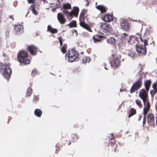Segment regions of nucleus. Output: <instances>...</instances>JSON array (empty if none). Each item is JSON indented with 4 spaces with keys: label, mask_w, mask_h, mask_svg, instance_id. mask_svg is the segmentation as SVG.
Listing matches in <instances>:
<instances>
[{
    "label": "nucleus",
    "mask_w": 157,
    "mask_h": 157,
    "mask_svg": "<svg viewBox=\"0 0 157 157\" xmlns=\"http://www.w3.org/2000/svg\"><path fill=\"white\" fill-rule=\"evenodd\" d=\"M48 30L53 33H56L57 31L56 29L53 28L50 25L48 26Z\"/></svg>",
    "instance_id": "obj_20"
},
{
    "label": "nucleus",
    "mask_w": 157,
    "mask_h": 157,
    "mask_svg": "<svg viewBox=\"0 0 157 157\" xmlns=\"http://www.w3.org/2000/svg\"><path fill=\"white\" fill-rule=\"evenodd\" d=\"M58 40L59 41V43L61 46H62L63 44V40L62 38L60 37H59Z\"/></svg>",
    "instance_id": "obj_33"
},
{
    "label": "nucleus",
    "mask_w": 157,
    "mask_h": 157,
    "mask_svg": "<svg viewBox=\"0 0 157 157\" xmlns=\"http://www.w3.org/2000/svg\"><path fill=\"white\" fill-rule=\"evenodd\" d=\"M113 18L112 15L109 14H106L103 18L105 21L109 22L112 20Z\"/></svg>",
    "instance_id": "obj_18"
},
{
    "label": "nucleus",
    "mask_w": 157,
    "mask_h": 157,
    "mask_svg": "<svg viewBox=\"0 0 157 157\" xmlns=\"http://www.w3.org/2000/svg\"><path fill=\"white\" fill-rule=\"evenodd\" d=\"M111 139H112L113 138H114V136H113V135H112V134H111Z\"/></svg>",
    "instance_id": "obj_38"
},
{
    "label": "nucleus",
    "mask_w": 157,
    "mask_h": 157,
    "mask_svg": "<svg viewBox=\"0 0 157 157\" xmlns=\"http://www.w3.org/2000/svg\"><path fill=\"white\" fill-rule=\"evenodd\" d=\"M74 32H75L76 33H77V31H76V30H75V31H74Z\"/></svg>",
    "instance_id": "obj_43"
},
{
    "label": "nucleus",
    "mask_w": 157,
    "mask_h": 157,
    "mask_svg": "<svg viewBox=\"0 0 157 157\" xmlns=\"http://www.w3.org/2000/svg\"><path fill=\"white\" fill-rule=\"evenodd\" d=\"M66 46H63L61 49V51L62 53H65L66 52Z\"/></svg>",
    "instance_id": "obj_32"
},
{
    "label": "nucleus",
    "mask_w": 157,
    "mask_h": 157,
    "mask_svg": "<svg viewBox=\"0 0 157 157\" xmlns=\"http://www.w3.org/2000/svg\"><path fill=\"white\" fill-rule=\"evenodd\" d=\"M57 17L59 21L61 24H63L65 22L66 20L61 14L59 13L57 15Z\"/></svg>",
    "instance_id": "obj_17"
},
{
    "label": "nucleus",
    "mask_w": 157,
    "mask_h": 157,
    "mask_svg": "<svg viewBox=\"0 0 157 157\" xmlns=\"http://www.w3.org/2000/svg\"><path fill=\"white\" fill-rule=\"evenodd\" d=\"M136 52L139 54L145 55L146 52V50L145 46L143 45H136Z\"/></svg>",
    "instance_id": "obj_7"
},
{
    "label": "nucleus",
    "mask_w": 157,
    "mask_h": 157,
    "mask_svg": "<svg viewBox=\"0 0 157 157\" xmlns=\"http://www.w3.org/2000/svg\"><path fill=\"white\" fill-rule=\"evenodd\" d=\"M28 1L29 3H33L34 0H28Z\"/></svg>",
    "instance_id": "obj_37"
},
{
    "label": "nucleus",
    "mask_w": 157,
    "mask_h": 157,
    "mask_svg": "<svg viewBox=\"0 0 157 157\" xmlns=\"http://www.w3.org/2000/svg\"><path fill=\"white\" fill-rule=\"evenodd\" d=\"M9 30H7L5 32V33L6 35H7L9 34Z\"/></svg>",
    "instance_id": "obj_36"
},
{
    "label": "nucleus",
    "mask_w": 157,
    "mask_h": 157,
    "mask_svg": "<svg viewBox=\"0 0 157 157\" xmlns=\"http://www.w3.org/2000/svg\"><path fill=\"white\" fill-rule=\"evenodd\" d=\"M69 25L71 27H75L76 25V22L75 21H73L69 24Z\"/></svg>",
    "instance_id": "obj_28"
},
{
    "label": "nucleus",
    "mask_w": 157,
    "mask_h": 157,
    "mask_svg": "<svg viewBox=\"0 0 157 157\" xmlns=\"http://www.w3.org/2000/svg\"><path fill=\"white\" fill-rule=\"evenodd\" d=\"M151 82L150 80L146 81L145 83V85L146 90H148L150 86Z\"/></svg>",
    "instance_id": "obj_23"
},
{
    "label": "nucleus",
    "mask_w": 157,
    "mask_h": 157,
    "mask_svg": "<svg viewBox=\"0 0 157 157\" xmlns=\"http://www.w3.org/2000/svg\"><path fill=\"white\" fill-rule=\"evenodd\" d=\"M36 73V70H33L32 71V74L33 75H35Z\"/></svg>",
    "instance_id": "obj_34"
},
{
    "label": "nucleus",
    "mask_w": 157,
    "mask_h": 157,
    "mask_svg": "<svg viewBox=\"0 0 157 157\" xmlns=\"http://www.w3.org/2000/svg\"><path fill=\"white\" fill-rule=\"evenodd\" d=\"M121 28L124 30L127 31L129 29V25L128 23L125 20H122L121 24Z\"/></svg>",
    "instance_id": "obj_9"
},
{
    "label": "nucleus",
    "mask_w": 157,
    "mask_h": 157,
    "mask_svg": "<svg viewBox=\"0 0 157 157\" xmlns=\"http://www.w3.org/2000/svg\"><path fill=\"white\" fill-rule=\"evenodd\" d=\"M10 18H12V17L11 16H10Z\"/></svg>",
    "instance_id": "obj_45"
},
{
    "label": "nucleus",
    "mask_w": 157,
    "mask_h": 157,
    "mask_svg": "<svg viewBox=\"0 0 157 157\" xmlns=\"http://www.w3.org/2000/svg\"><path fill=\"white\" fill-rule=\"evenodd\" d=\"M114 58V59L113 60L111 64L113 67H117L119 66L120 64L119 59H118L117 56L116 55L113 56Z\"/></svg>",
    "instance_id": "obj_12"
},
{
    "label": "nucleus",
    "mask_w": 157,
    "mask_h": 157,
    "mask_svg": "<svg viewBox=\"0 0 157 157\" xmlns=\"http://www.w3.org/2000/svg\"><path fill=\"white\" fill-rule=\"evenodd\" d=\"M32 89L31 88H29L27 89V96H30L32 93Z\"/></svg>",
    "instance_id": "obj_30"
},
{
    "label": "nucleus",
    "mask_w": 157,
    "mask_h": 157,
    "mask_svg": "<svg viewBox=\"0 0 157 157\" xmlns=\"http://www.w3.org/2000/svg\"><path fill=\"white\" fill-rule=\"evenodd\" d=\"M28 50L32 55H34L36 52V48L33 45H31L28 47Z\"/></svg>",
    "instance_id": "obj_16"
},
{
    "label": "nucleus",
    "mask_w": 157,
    "mask_h": 157,
    "mask_svg": "<svg viewBox=\"0 0 157 157\" xmlns=\"http://www.w3.org/2000/svg\"><path fill=\"white\" fill-rule=\"evenodd\" d=\"M90 61V59L89 57L86 56L82 59V62L83 63H89Z\"/></svg>",
    "instance_id": "obj_25"
},
{
    "label": "nucleus",
    "mask_w": 157,
    "mask_h": 157,
    "mask_svg": "<svg viewBox=\"0 0 157 157\" xmlns=\"http://www.w3.org/2000/svg\"><path fill=\"white\" fill-rule=\"evenodd\" d=\"M141 83L140 82L138 81L135 83L131 88L130 90V92L132 93L136 90L138 89L141 87Z\"/></svg>",
    "instance_id": "obj_10"
},
{
    "label": "nucleus",
    "mask_w": 157,
    "mask_h": 157,
    "mask_svg": "<svg viewBox=\"0 0 157 157\" xmlns=\"http://www.w3.org/2000/svg\"><path fill=\"white\" fill-rule=\"evenodd\" d=\"M130 40V36L127 34H122L121 36L118 38L117 42L118 43L120 44L122 43H128Z\"/></svg>",
    "instance_id": "obj_6"
},
{
    "label": "nucleus",
    "mask_w": 157,
    "mask_h": 157,
    "mask_svg": "<svg viewBox=\"0 0 157 157\" xmlns=\"http://www.w3.org/2000/svg\"><path fill=\"white\" fill-rule=\"evenodd\" d=\"M42 113V112L41 110L39 109H36L35 111V114L39 117H40Z\"/></svg>",
    "instance_id": "obj_21"
},
{
    "label": "nucleus",
    "mask_w": 157,
    "mask_h": 157,
    "mask_svg": "<svg viewBox=\"0 0 157 157\" xmlns=\"http://www.w3.org/2000/svg\"><path fill=\"white\" fill-rule=\"evenodd\" d=\"M30 9H31V10L32 11L33 13L35 15L37 14V12L35 10L34 7L33 6H31L30 7Z\"/></svg>",
    "instance_id": "obj_31"
},
{
    "label": "nucleus",
    "mask_w": 157,
    "mask_h": 157,
    "mask_svg": "<svg viewBox=\"0 0 157 157\" xmlns=\"http://www.w3.org/2000/svg\"><path fill=\"white\" fill-rule=\"evenodd\" d=\"M105 37L102 35H97L94 36L92 37V40L95 43L100 42L101 39L104 38Z\"/></svg>",
    "instance_id": "obj_11"
},
{
    "label": "nucleus",
    "mask_w": 157,
    "mask_h": 157,
    "mask_svg": "<svg viewBox=\"0 0 157 157\" xmlns=\"http://www.w3.org/2000/svg\"><path fill=\"white\" fill-rule=\"evenodd\" d=\"M115 39L113 37H110L107 40L108 43L113 44L115 43Z\"/></svg>",
    "instance_id": "obj_24"
},
{
    "label": "nucleus",
    "mask_w": 157,
    "mask_h": 157,
    "mask_svg": "<svg viewBox=\"0 0 157 157\" xmlns=\"http://www.w3.org/2000/svg\"><path fill=\"white\" fill-rule=\"evenodd\" d=\"M96 8L99 10L100 11L101 13H105L107 10L106 8L104 7L102 5H97V3H96Z\"/></svg>",
    "instance_id": "obj_14"
},
{
    "label": "nucleus",
    "mask_w": 157,
    "mask_h": 157,
    "mask_svg": "<svg viewBox=\"0 0 157 157\" xmlns=\"http://www.w3.org/2000/svg\"><path fill=\"white\" fill-rule=\"evenodd\" d=\"M148 90L145 91L144 89H141L140 91L139 96L142 100L143 101L144 107L143 110V113L144 117L147 113L150 107V103L149 101L147 95Z\"/></svg>",
    "instance_id": "obj_1"
},
{
    "label": "nucleus",
    "mask_w": 157,
    "mask_h": 157,
    "mask_svg": "<svg viewBox=\"0 0 157 157\" xmlns=\"http://www.w3.org/2000/svg\"><path fill=\"white\" fill-rule=\"evenodd\" d=\"M141 116H139V120L140 121L141 119Z\"/></svg>",
    "instance_id": "obj_39"
},
{
    "label": "nucleus",
    "mask_w": 157,
    "mask_h": 157,
    "mask_svg": "<svg viewBox=\"0 0 157 157\" xmlns=\"http://www.w3.org/2000/svg\"><path fill=\"white\" fill-rule=\"evenodd\" d=\"M156 123H157V116H156Z\"/></svg>",
    "instance_id": "obj_42"
},
{
    "label": "nucleus",
    "mask_w": 157,
    "mask_h": 157,
    "mask_svg": "<svg viewBox=\"0 0 157 157\" xmlns=\"http://www.w3.org/2000/svg\"><path fill=\"white\" fill-rule=\"evenodd\" d=\"M14 29L17 33H21L23 30V26L21 25H15L14 26Z\"/></svg>",
    "instance_id": "obj_15"
},
{
    "label": "nucleus",
    "mask_w": 157,
    "mask_h": 157,
    "mask_svg": "<svg viewBox=\"0 0 157 157\" xmlns=\"http://www.w3.org/2000/svg\"><path fill=\"white\" fill-rule=\"evenodd\" d=\"M136 113V110L133 108H131L129 110L128 117H130Z\"/></svg>",
    "instance_id": "obj_22"
},
{
    "label": "nucleus",
    "mask_w": 157,
    "mask_h": 157,
    "mask_svg": "<svg viewBox=\"0 0 157 157\" xmlns=\"http://www.w3.org/2000/svg\"><path fill=\"white\" fill-rule=\"evenodd\" d=\"M63 7V9H68L71 8V5L69 3L64 5Z\"/></svg>",
    "instance_id": "obj_26"
},
{
    "label": "nucleus",
    "mask_w": 157,
    "mask_h": 157,
    "mask_svg": "<svg viewBox=\"0 0 157 157\" xmlns=\"http://www.w3.org/2000/svg\"><path fill=\"white\" fill-rule=\"evenodd\" d=\"M101 26L103 29L107 31H109L110 30V29L108 24L104 22L102 23Z\"/></svg>",
    "instance_id": "obj_19"
},
{
    "label": "nucleus",
    "mask_w": 157,
    "mask_h": 157,
    "mask_svg": "<svg viewBox=\"0 0 157 157\" xmlns=\"http://www.w3.org/2000/svg\"><path fill=\"white\" fill-rule=\"evenodd\" d=\"M78 57L77 52L73 49L70 50L66 53L65 59L69 62H72L75 60Z\"/></svg>",
    "instance_id": "obj_4"
},
{
    "label": "nucleus",
    "mask_w": 157,
    "mask_h": 157,
    "mask_svg": "<svg viewBox=\"0 0 157 157\" xmlns=\"http://www.w3.org/2000/svg\"><path fill=\"white\" fill-rule=\"evenodd\" d=\"M140 39L141 40V41H142V38H140Z\"/></svg>",
    "instance_id": "obj_44"
},
{
    "label": "nucleus",
    "mask_w": 157,
    "mask_h": 157,
    "mask_svg": "<svg viewBox=\"0 0 157 157\" xmlns=\"http://www.w3.org/2000/svg\"><path fill=\"white\" fill-rule=\"evenodd\" d=\"M84 17L83 16H82L80 17V25L83 27V28H84L85 29H87L88 31L90 32H91L92 31V30L90 29V27L89 26L86 24L83 21V19L84 18Z\"/></svg>",
    "instance_id": "obj_8"
},
{
    "label": "nucleus",
    "mask_w": 157,
    "mask_h": 157,
    "mask_svg": "<svg viewBox=\"0 0 157 157\" xmlns=\"http://www.w3.org/2000/svg\"><path fill=\"white\" fill-rule=\"evenodd\" d=\"M0 71L4 78L9 80L11 73V70L8 64H2L0 66Z\"/></svg>",
    "instance_id": "obj_2"
},
{
    "label": "nucleus",
    "mask_w": 157,
    "mask_h": 157,
    "mask_svg": "<svg viewBox=\"0 0 157 157\" xmlns=\"http://www.w3.org/2000/svg\"><path fill=\"white\" fill-rule=\"evenodd\" d=\"M153 87L154 90V93L157 92V83H154L153 85Z\"/></svg>",
    "instance_id": "obj_29"
},
{
    "label": "nucleus",
    "mask_w": 157,
    "mask_h": 157,
    "mask_svg": "<svg viewBox=\"0 0 157 157\" xmlns=\"http://www.w3.org/2000/svg\"><path fill=\"white\" fill-rule=\"evenodd\" d=\"M147 122L150 124H153L154 122V115L152 114L148 115L147 116Z\"/></svg>",
    "instance_id": "obj_13"
},
{
    "label": "nucleus",
    "mask_w": 157,
    "mask_h": 157,
    "mask_svg": "<svg viewBox=\"0 0 157 157\" xmlns=\"http://www.w3.org/2000/svg\"><path fill=\"white\" fill-rule=\"evenodd\" d=\"M79 12V8L77 7H75L73 10L71 12H68L67 9H64L63 13L66 14L67 16H69L70 19H72V16L75 15L77 16Z\"/></svg>",
    "instance_id": "obj_5"
},
{
    "label": "nucleus",
    "mask_w": 157,
    "mask_h": 157,
    "mask_svg": "<svg viewBox=\"0 0 157 157\" xmlns=\"http://www.w3.org/2000/svg\"><path fill=\"white\" fill-rule=\"evenodd\" d=\"M105 68L106 69H107L106 68V67H105Z\"/></svg>",
    "instance_id": "obj_46"
},
{
    "label": "nucleus",
    "mask_w": 157,
    "mask_h": 157,
    "mask_svg": "<svg viewBox=\"0 0 157 157\" xmlns=\"http://www.w3.org/2000/svg\"><path fill=\"white\" fill-rule=\"evenodd\" d=\"M145 120L144 121V120L143 122V124H145Z\"/></svg>",
    "instance_id": "obj_41"
},
{
    "label": "nucleus",
    "mask_w": 157,
    "mask_h": 157,
    "mask_svg": "<svg viewBox=\"0 0 157 157\" xmlns=\"http://www.w3.org/2000/svg\"><path fill=\"white\" fill-rule=\"evenodd\" d=\"M136 104L139 107L141 108L142 106V105L140 100L136 99L135 100Z\"/></svg>",
    "instance_id": "obj_27"
},
{
    "label": "nucleus",
    "mask_w": 157,
    "mask_h": 157,
    "mask_svg": "<svg viewBox=\"0 0 157 157\" xmlns=\"http://www.w3.org/2000/svg\"><path fill=\"white\" fill-rule=\"evenodd\" d=\"M147 45V40H145L144 41V45H143V46H145H145Z\"/></svg>",
    "instance_id": "obj_35"
},
{
    "label": "nucleus",
    "mask_w": 157,
    "mask_h": 157,
    "mask_svg": "<svg viewBox=\"0 0 157 157\" xmlns=\"http://www.w3.org/2000/svg\"><path fill=\"white\" fill-rule=\"evenodd\" d=\"M155 109L157 111V103L156 104V105H155Z\"/></svg>",
    "instance_id": "obj_40"
},
{
    "label": "nucleus",
    "mask_w": 157,
    "mask_h": 157,
    "mask_svg": "<svg viewBox=\"0 0 157 157\" xmlns=\"http://www.w3.org/2000/svg\"><path fill=\"white\" fill-rule=\"evenodd\" d=\"M27 56L28 54L25 51H20L18 54V60L19 62L24 64H29L30 63V61L26 59Z\"/></svg>",
    "instance_id": "obj_3"
}]
</instances>
